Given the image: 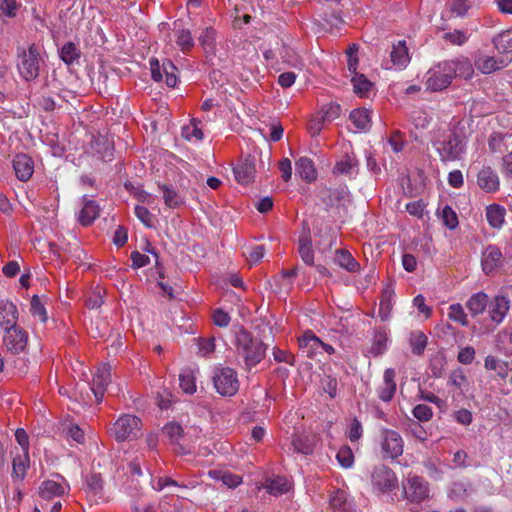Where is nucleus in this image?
<instances>
[{"instance_id":"nucleus-1","label":"nucleus","mask_w":512,"mask_h":512,"mask_svg":"<svg viewBox=\"0 0 512 512\" xmlns=\"http://www.w3.org/2000/svg\"><path fill=\"white\" fill-rule=\"evenodd\" d=\"M430 141L442 162L458 161L465 153L466 142L464 137L446 123H442L433 129Z\"/></svg>"},{"instance_id":"nucleus-2","label":"nucleus","mask_w":512,"mask_h":512,"mask_svg":"<svg viewBox=\"0 0 512 512\" xmlns=\"http://www.w3.org/2000/svg\"><path fill=\"white\" fill-rule=\"evenodd\" d=\"M511 309V301L507 295L498 294L489 300L488 318L489 323L474 324L472 332L478 336H484L492 333L496 327L502 324Z\"/></svg>"},{"instance_id":"nucleus-3","label":"nucleus","mask_w":512,"mask_h":512,"mask_svg":"<svg viewBox=\"0 0 512 512\" xmlns=\"http://www.w3.org/2000/svg\"><path fill=\"white\" fill-rule=\"evenodd\" d=\"M237 351L244 359L247 368L258 364L266 352L265 345L257 339H253L246 332H242L237 337Z\"/></svg>"},{"instance_id":"nucleus-4","label":"nucleus","mask_w":512,"mask_h":512,"mask_svg":"<svg viewBox=\"0 0 512 512\" xmlns=\"http://www.w3.org/2000/svg\"><path fill=\"white\" fill-rule=\"evenodd\" d=\"M403 498L409 504H420L430 498L429 483L422 477L409 473L402 481Z\"/></svg>"},{"instance_id":"nucleus-5","label":"nucleus","mask_w":512,"mask_h":512,"mask_svg":"<svg viewBox=\"0 0 512 512\" xmlns=\"http://www.w3.org/2000/svg\"><path fill=\"white\" fill-rule=\"evenodd\" d=\"M17 69L20 76L31 81L38 77L40 69V51L36 45H30L28 49L18 54Z\"/></svg>"},{"instance_id":"nucleus-6","label":"nucleus","mask_w":512,"mask_h":512,"mask_svg":"<svg viewBox=\"0 0 512 512\" xmlns=\"http://www.w3.org/2000/svg\"><path fill=\"white\" fill-rule=\"evenodd\" d=\"M141 426V420L137 416L123 414L114 422L110 432L118 441L131 440L140 434Z\"/></svg>"},{"instance_id":"nucleus-7","label":"nucleus","mask_w":512,"mask_h":512,"mask_svg":"<svg viewBox=\"0 0 512 512\" xmlns=\"http://www.w3.org/2000/svg\"><path fill=\"white\" fill-rule=\"evenodd\" d=\"M213 383L216 391L222 396H233L239 389V380L235 370L221 367L215 371Z\"/></svg>"},{"instance_id":"nucleus-8","label":"nucleus","mask_w":512,"mask_h":512,"mask_svg":"<svg viewBox=\"0 0 512 512\" xmlns=\"http://www.w3.org/2000/svg\"><path fill=\"white\" fill-rule=\"evenodd\" d=\"M371 484L377 493H388L398 486L396 474L387 466L380 465L373 469Z\"/></svg>"},{"instance_id":"nucleus-9","label":"nucleus","mask_w":512,"mask_h":512,"mask_svg":"<svg viewBox=\"0 0 512 512\" xmlns=\"http://www.w3.org/2000/svg\"><path fill=\"white\" fill-rule=\"evenodd\" d=\"M152 78L156 82H165L168 87H175L178 82L176 67L170 60H165L160 65L156 58L150 60Z\"/></svg>"},{"instance_id":"nucleus-10","label":"nucleus","mask_w":512,"mask_h":512,"mask_svg":"<svg viewBox=\"0 0 512 512\" xmlns=\"http://www.w3.org/2000/svg\"><path fill=\"white\" fill-rule=\"evenodd\" d=\"M451 69L446 63H439L431 68L426 74V86L431 91H440L447 88L451 81Z\"/></svg>"},{"instance_id":"nucleus-11","label":"nucleus","mask_w":512,"mask_h":512,"mask_svg":"<svg viewBox=\"0 0 512 512\" xmlns=\"http://www.w3.org/2000/svg\"><path fill=\"white\" fill-rule=\"evenodd\" d=\"M69 488L67 481L57 475L56 478L41 483L39 486V496L44 500H50L64 495L69 491Z\"/></svg>"},{"instance_id":"nucleus-12","label":"nucleus","mask_w":512,"mask_h":512,"mask_svg":"<svg viewBox=\"0 0 512 512\" xmlns=\"http://www.w3.org/2000/svg\"><path fill=\"white\" fill-rule=\"evenodd\" d=\"M110 382L111 367L109 364L103 363L97 368L90 387L98 403L102 401L104 392Z\"/></svg>"},{"instance_id":"nucleus-13","label":"nucleus","mask_w":512,"mask_h":512,"mask_svg":"<svg viewBox=\"0 0 512 512\" xmlns=\"http://www.w3.org/2000/svg\"><path fill=\"white\" fill-rule=\"evenodd\" d=\"M511 61L512 58H509L508 56L496 57L490 55H479L475 59L474 65L482 74H491L506 67Z\"/></svg>"},{"instance_id":"nucleus-14","label":"nucleus","mask_w":512,"mask_h":512,"mask_svg":"<svg viewBox=\"0 0 512 512\" xmlns=\"http://www.w3.org/2000/svg\"><path fill=\"white\" fill-rule=\"evenodd\" d=\"M410 62V55L405 41L394 44L390 53V60L383 64L385 69L403 70Z\"/></svg>"},{"instance_id":"nucleus-15","label":"nucleus","mask_w":512,"mask_h":512,"mask_svg":"<svg viewBox=\"0 0 512 512\" xmlns=\"http://www.w3.org/2000/svg\"><path fill=\"white\" fill-rule=\"evenodd\" d=\"M381 443L382 451L389 458H397L403 453V440L399 433L393 430H384Z\"/></svg>"},{"instance_id":"nucleus-16","label":"nucleus","mask_w":512,"mask_h":512,"mask_svg":"<svg viewBox=\"0 0 512 512\" xmlns=\"http://www.w3.org/2000/svg\"><path fill=\"white\" fill-rule=\"evenodd\" d=\"M3 341L8 350L19 353L24 350L28 341V334L19 326H14L4 332Z\"/></svg>"},{"instance_id":"nucleus-17","label":"nucleus","mask_w":512,"mask_h":512,"mask_svg":"<svg viewBox=\"0 0 512 512\" xmlns=\"http://www.w3.org/2000/svg\"><path fill=\"white\" fill-rule=\"evenodd\" d=\"M299 348L309 358L321 356L323 342L313 332L307 331L299 338Z\"/></svg>"},{"instance_id":"nucleus-18","label":"nucleus","mask_w":512,"mask_h":512,"mask_svg":"<svg viewBox=\"0 0 512 512\" xmlns=\"http://www.w3.org/2000/svg\"><path fill=\"white\" fill-rule=\"evenodd\" d=\"M85 492L91 502L98 504L105 501L103 480L99 474H91L86 477Z\"/></svg>"},{"instance_id":"nucleus-19","label":"nucleus","mask_w":512,"mask_h":512,"mask_svg":"<svg viewBox=\"0 0 512 512\" xmlns=\"http://www.w3.org/2000/svg\"><path fill=\"white\" fill-rule=\"evenodd\" d=\"M256 173L255 159L247 156L234 167V176L238 183L248 184L254 180Z\"/></svg>"},{"instance_id":"nucleus-20","label":"nucleus","mask_w":512,"mask_h":512,"mask_svg":"<svg viewBox=\"0 0 512 512\" xmlns=\"http://www.w3.org/2000/svg\"><path fill=\"white\" fill-rule=\"evenodd\" d=\"M477 184L485 192L494 193L500 187L498 174L491 167H483L477 174Z\"/></svg>"},{"instance_id":"nucleus-21","label":"nucleus","mask_w":512,"mask_h":512,"mask_svg":"<svg viewBox=\"0 0 512 512\" xmlns=\"http://www.w3.org/2000/svg\"><path fill=\"white\" fill-rule=\"evenodd\" d=\"M390 344V331L386 327L376 328L373 337L369 353L373 356H379L385 353Z\"/></svg>"},{"instance_id":"nucleus-22","label":"nucleus","mask_w":512,"mask_h":512,"mask_svg":"<svg viewBox=\"0 0 512 512\" xmlns=\"http://www.w3.org/2000/svg\"><path fill=\"white\" fill-rule=\"evenodd\" d=\"M18 309L11 301L0 302V327L5 331L17 325Z\"/></svg>"},{"instance_id":"nucleus-23","label":"nucleus","mask_w":512,"mask_h":512,"mask_svg":"<svg viewBox=\"0 0 512 512\" xmlns=\"http://www.w3.org/2000/svg\"><path fill=\"white\" fill-rule=\"evenodd\" d=\"M13 168L20 181H27L34 172V162L26 154H18L13 159Z\"/></svg>"},{"instance_id":"nucleus-24","label":"nucleus","mask_w":512,"mask_h":512,"mask_svg":"<svg viewBox=\"0 0 512 512\" xmlns=\"http://www.w3.org/2000/svg\"><path fill=\"white\" fill-rule=\"evenodd\" d=\"M395 376H396L395 370L392 368H388L384 371L383 383L378 388V396L384 402L391 401L395 394V391H396Z\"/></svg>"},{"instance_id":"nucleus-25","label":"nucleus","mask_w":512,"mask_h":512,"mask_svg":"<svg viewBox=\"0 0 512 512\" xmlns=\"http://www.w3.org/2000/svg\"><path fill=\"white\" fill-rule=\"evenodd\" d=\"M82 204L78 220L84 226L90 225L99 216L100 208L94 200L86 195L82 198Z\"/></svg>"},{"instance_id":"nucleus-26","label":"nucleus","mask_w":512,"mask_h":512,"mask_svg":"<svg viewBox=\"0 0 512 512\" xmlns=\"http://www.w3.org/2000/svg\"><path fill=\"white\" fill-rule=\"evenodd\" d=\"M329 503L333 512H356L353 501L348 498L344 490L338 489L334 491Z\"/></svg>"},{"instance_id":"nucleus-27","label":"nucleus","mask_w":512,"mask_h":512,"mask_svg":"<svg viewBox=\"0 0 512 512\" xmlns=\"http://www.w3.org/2000/svg\"><path fill=\"white\" fill-rule=\"evenodd\" d=\"M354 125L355 132L365 133L371 128V112L366 108H358L351 111L349 116Z\"/></svg>"},{"instance_id":"nucleus-28","label":"nucleus","mask_w":512,"mask_h":512,"mask_svg":"<svg viewBox=\"0 0 512 512\" xmlns=\"http://www.w3.org/2000/svg\"><path fill=\"white\" fill-rule=\"evenodd\" d=\"M502 259L501 251L495 246H489L482 255V269L486 274L494 271L500 264Z\"/></svg>"},{"instance_id":"nucleus-29","label":"nucleus","mask_w":512,"mask_h":512,"mask_svg":"<svg viewBox=\"0 0 512 512\" xmlns=\"http://www.w3.org/2000/svg\"><path fill=\"white\" fill-rule=\"evenodd\" d=\"M447 67L451 69V77H461L469 79L473 75V67L467 58L457 59L453 61H445Z\"/></svg>"},{"instance_id":"nucleus-30","label":"nucleus","mask_w":512,"mask_h":512,"mask_svg":"<svg viewBox=\"0 0 512 512\" xmlns=\"http://www.w3.org/2000/svg\"><path fill=\"white\" fill-rule=\"evenodd\" d=\"M489 304V297L484 292H477L470 296L466 302V307L470 314L475 317L481 315Z\"/></svg>"},{"instance_id":"nucleus-31","label":"nucleus","mask_w":512,"mask_h":512,"mask_svg":"<svg viewBox=\"0 0 512 512\" xmlns=\"http://www.w3.org/2000/svg\"><path fill=\"white\" fill-rule=\"evenodd\" d=\"M394 289L391 285H386L382 292L379 305V317L382 321H387L394 304Z\"/></svg>"},{"instance_id":"nucleus-32","label":"nucleus","mask_w":512,"mask_h":512,"mask_svg":"<svg viewBox=\"0 0 512 512\" xmlns=\"http://www.w3.org/2000/svg\"><path fill=\"white\" fill-rule=\"evenodd\" d=\"M505 215V208L499 204H491L486 207V219L492 228H501L505 222Z\"/></svg>"},{"instance_id":"nucleus-33","label":"nucleus","mask_w":512,"mask_h":512,"mask_svg":"<svg viewBox=\"0 0 512 512\" xmlns=\"http://www.w3.org/2000/svg\"><path fill=\"white\" fill-rule=\"evenodd\" d=\"M296 173L307 182H312L317 178V171L313 161L308 157H301L297 160Z\"/></svg>"},{"instance_id":"nucleus-34","label":"nucleus","mask_w":512,"mask_h":512,"mask_svg":"<svg viewBox=\"0 0 512 512\" xmlns=\"http://www.w3.org/2000/svg\"><path fill=\"white\" fill-rule=\"evenodd\" d=\"M290 487L289 480L281 476L267 479L264 484L266 491L273 496H279L288 492Z\"/></svg>"},{"instance_id":"nucleus-35","label":"nucleus","mask_w":512,"mask_h":512,"mask_svg":"<svg viewBox=\"0 0 512 512\" xmlns=\"http://www.w3.org/2000/svg\"><path fill=\"white\" fill-rule=\"evenodd\" d=\"M182 136L190 142H200L204 138L201 121L192 119L189 124L183 126Z\"/></svg>"},{"instance_id":"nucleus-36","label":"nucleus","mask_w":512,"mask_h":512,"mask_svg":"<svg viewBox=\"0 0 512 512\" xmlns=\"http://www.w3.org/2000/svg\"><path fill=\"white\" fill-rule=\"evenodd\" d=\"M334 261L337 265L347 270L348 272H356L359 269L358 262L347 250H337L335 252Z\"/></svg>"},{"instance_id":"nucleus-37","label":"nucleus","mask_w":512,"mask_h":512,"mask_svg":"<svg viewBox=\"0 0 512 512\" xmlns=\"http://www.w3.org/2000/svg\"><path fill=\"white\" fill-rule=\"evenodd\" d=\"M278 54L282 61L289 67H293L298 70H302L304 68L303 60L293 49L282 46L278 49Z\"/></svg>"},{"instance_id":"nucleus-38","label":"nucleus","mask_w":512,"mask_h":512,"mask_svg":"<svg viewBox=\"0 0 512 512\" xmlns=\"http://www.w3.org/2000/svg\"><path fill=\"white\" fill-rule=\"evenodd\" d=\"M351 82L353 84V90L359 97H368L369 93L373 88V84L369 81L365 75L355 73Z\"/></svg>"},{"instance_id":"nucleus-39","label":"nucleus","mask_w":512,"mask_h":512,"mask_svg":"<svg viewBox=\"0 0 512 512\" xmlns=\"http://www.w3.org/2000/svg\"><path fill=\"white\" fill-rule=\"evenodd\" d=\"M208 476L214 480L221 481L229 488H235L241 483V477L230 472L210 470Z\"/></svg>"},{"instance_id":"nucleus-40","label":"nucleus","mask_w":512,"mask_h":512,"mask_svg":"<svg viewBox=\"0 0 512 512\" xmlns=\"http://www.w3.org/2000/svg\"><path fill=\"white\" fill-rule=\"evenodd\" d=\"M199 42L208 55H214L216 51V32L212 28H206L199 36Z\"/></svg>"},{"instance_id":"nucleus-41","label":"nucleus","mask_w":512,"mask_h":512,"mask_svg":"<svg viewBox=\"0 0 512 512\" xmlns=\"http://www.w3.org/2000/svg\"><path fill=\"white\" fill-rule=\"evenodd\" d=\"M179 382L183 392L187 394H193L196 392V378L193 369H184L179 375Z\"/></svg>"},{"instance_id":"nucleus-42","label":"nucleus","mask_w":512,"mask_h":512,"mask_svg":"<svg viewBox=\"0 0 512 512\" xmlns=\"http://www.w3.org/2000/svg\"><path fill=\"white\" fill-rule=\"evenodd\" d=\"M493 42L500 53H512V28L501 32L494 38Z\"/></svg>"},{"instance_id":"nucleus-43","label":"nucleus","mask_w":512,"mask_h":512,"mask_svg":"<svg viewBox=\"0 0 512 512\" xmlns=\"http://www.w3.org/2000/svg\"><path fill=\"white\" fill-rule=\"evenodd\" d=\"M409 345L416 355H421L427 346V336L421 331H415L410 334Z\"/></svg>"},{"instance_id":"nucleus-44","label":"nucleus","mask_w":512,"mask_h":512,"mask_svg":"<svg viewBox=\"0 0 512 512\" xmlns=\"http://www.w3.org/2000/svg\"><path fill=\"white\" fill-rule=\"evenodd\" d=\"M30 312L34 318H37L41 323H46L48 315L44 303L39 296L34 295L30 302Z\"/></svg>"},{"instance_id":"nucleus-45","label":"nucleus","mask_w":512,"mask_h":512,"mask_svg":"<svg viewBox=\"0 0 512 512\" xmlns=\"http://www.w3.org/2000/svg\"><path fill=\"white\" fill-rule=\"evenodd\" d=\"M448 317L450 320L459 323L461 326L467 327L469 324L467 314L461 304L455 303L449 306Z\"/></svg>"},{"instance_id":"nucleus-46","label":"nucleus","mask_w":512,"mask_h":512,"mask_svg":"<svg viewBox=\"0 0 512 512\" xmlns=\"http://www.w3.org/2000/svg\"><path fill=\"white\" fill-rule=\"evenodd\" d=\"M357 161L354 157L346 155L343 159L337 162L335 171L340 174L353 175L356 173Z\"/></svg>"},{"instance_id":"nucleus-47","label":"nucleus","mask_w":512,"mask_h":512,"mask_svg":"<svg viewBox=\"0 0 512 512\" xmlns=\"http://www.w3.org/2000/svg\"><path fill=\"white\" fill-rule=\"evenodd\" d=\"M28 466H29L28 453H26V454L23 453V455L15 457L13 459V475L17 479L22 480L26 475Z\"/></svg>"},{"instance_id":"nucleus-48","label":"nucleus","mask_w":512,"mask_h":512,"mask_svg":"<svg viewBox=\"0 0 512 512\" xmlns=\"http://www.w3.org/2000/svg\"><path fill=\"white\" fill-rule=\"evenodd\" d=\"M60 57L66 64H72L80 57V52L74 43L68 42L62 46Z\"/></svg>"},{"instance_id":"nucleus-49","label":"nucleus","mask_w":512,"mask_h":512,"mask_svg":"<svg viewBox=\"0 0 512 512\" xmlns=\"http://www.w3.org/2000/svg\"><path fill=\"white\" fill-rule=\"evenodd\" d=\"M336 459L339 465L345 469L351 468L354 464V454L351 448L347 445L342 446L338 450Z\"/></svg>"},{"instance_id":"nucleus-50","label":"nucleus","mask_w":512,"mask_h":512,"mask_svg":"<svg viewBox=\"0 0 512 512\" xmlns=\"http://www.w3.org/2000/svg\"><path fill=\"white\" fill-rule=\"evenodd\" d=\"M299 254L307 265H312L314 263V253L311 241L307 237L300 238L299 240Z\"/></svg>"},{"instance_id":"nucleus-51","label":"nucleus","mask_w":512,"mask_h":512,"mask_svg":"<svg viewBox=\"0 0 512 512\" xmlns=\"http://www.w3.org/2000/svg\"><path fill=\"white\" fill-rule=\"evenodd\" d=\"M163 198L165 204L170 208H176L183 203V198L173 189L163 186Z\"/></svg>"},{"instance_id":"nucleus-52","label":"nucleus","mask_w":512,"mask_h":512,"mask_svg":"<svg viewBox=\"0 0 512 512\" xmlns=\"http://www.w3.org/2000/svg\"><path fill=\"white\" fill-rule=\"evenodd\" d=\"M175 37L176 43L181 50L189 49L194 45V40L189 30L178 29L175 32Z\"/></svg>"},{"instance_id":"nucleus-53","label":"nucleus","mask_w":512,"mask_h":512,"mask_svg":"<svg viewBox=\"0 0 512 512\" xmlns=\"http://www.w3.org/2000/svg\"><path fill=\"white\" fill-rule=\"evenodd\" d=\"M472 7L470 0H453L449 6L450 12L455 17H463Z\"/></svg>"},{"instance_id":"nucleus-54","label":"nucleus","mask_w":512,"mask_h":512,"mask_svg":"<svg viewBox=\"0 0 512 512\" xmlns=\"http://www.w3.org/2000/svg\"><path fill=\"white\" fill-rule=\"evenodd\" d=\"M443 224L449 229H455L458 226V217L450 206H445L441 212Z\"/></svg>"},{"instance_id":"nucleus-55","label":"nucleus","mask_w":512,"mask_h":512,"mask_svg":"<svg viewBox=\"0 0 512 512\" xmlns=\"http://www.w3.org/2000/svg\"><path fill=\"white\" fill-rule=\"evenodd\" d=\"M265 248L262 245H256L250 247L247 252L244 253L250 264H256L260 262L265 256Z\"/></svg>"},{"instance_id":"nucleus-56","label":"nucleus","mask_w":512,"mask_h":512,"mask_svg":"<svg viewBox=\"0 0 512 512\" xmlns=\"http://www.w3.org/2000/svg\"><path fill=\"white\" fill-rule=\"evenodd\" d=\"M292 445L294 449L302 454H309L312 452V447L308 442L307 437L303 435H294L292 439Z\"/></svg>"},{"instance_id":"nucleus-57","label":"nucleus","mask_w":512,"mask_h":512,"mask_svg":"<svg viewBox=\"0 0 512 512\" xmlns=\"http://www.w3.org/2000/svg\"><path fill=\"white\" fill-rule=\"evenodd\" d=\"M449 382L461 391L465 390L468 386L467 377L461 370L453 371L450 375Z\"/></svg>"},{"instance_id":"nucleus-58","label":"nucleus","mask_w":512,"mask_h":512,"mask_svg":"<svg viewBox=\"0 0 512 512\" xmlns=\"http://www.w3.org/2000/svg\"><path fill=\"white\" fill-rule=\"evenodd\" d=\"M466 490V483L454 482L448 490V497L454 500H461L465 497Z\"/></svg>"},{"instance_id":"nucleus-59","label":"nucleus","mask_w":512,"mask_h":512,"mask_svg":"<svg viewBox=\"0 0 512 512\" xmlns=\"http://www.w3.org/2000/svg\"><path fill=\"white\" fill-rule=\"evenodd\" d=\"M358 46L356 44L351 45L346 54H347V67L348 70L355 75L357 66H358V58H357Z\"/></svg>"},{"instance_id":"nucleus-60","label":"nucleus","mask_w":512,"mask_h":512,"mask_svg":"<svg viewBox=\"0 0 512 512\" xmlns=\"http://www.w3.org/2000/svg\"><path fill=\"white\" fill-rule=\"evenodd\" d=\"M102 289L97 287L86 298V305L91 309L99 308L103 303Z\"/></svg>"},{"instance_id":"nucleus-61","label":"nucleus","mask_w":512,"mask_h":512,"mask_svg":"<svg viewBox=\"0 0 512 512\" xmlns=\"http://www.w3.org/2000/svg\"><path fill=\"white\" fill-rule=\"evenodd\" d=\"M431 118L428 113L425 111H415L412 114V122L416 129H425L427 128Z\"/></svg>"},{"instance_id":"nucleus-62","label":"nucleus","mask_w":512,"mask_h":512,"mask_svg":"<svg viewBox=\"0 0 512 512\" xmlns=\"http://www.w3.org/2000/svg\"><path fill=\"white\" fill-rule=\"evenodd\" d=\"M412 413L419 421H429L433 416L432 409L425 404L416 405Z\"/></svg>"},{"instance_id":"nucleus-63","label":"nucleus","mask_w":512,"mask_h":512,"mask_svg":"<svg viewBox=\"0 0 512 512\" xmlns=\"http://www.w3.org/2000/svg\"><path fill=\"white\" fill-rule=\"evenodd\" d=\"M182 427L177 423H168L163 427V433L173 442L179 440L182 435Z\"/></svg>"},{"instance_id":"nucleus-64","label":"nucleus","mask_w":512,"mask_h":512,"mask_svg":"<svg viewBox=\"0 0 512 512\" xmlns=\"http://www.w3.org/2000/svg\"><path fill=\"white\" fill-rule=\"evenodd\" d=\"M18 8L17 0H0V10L7 17H15Z\"/></svg>"}]
</instances>
